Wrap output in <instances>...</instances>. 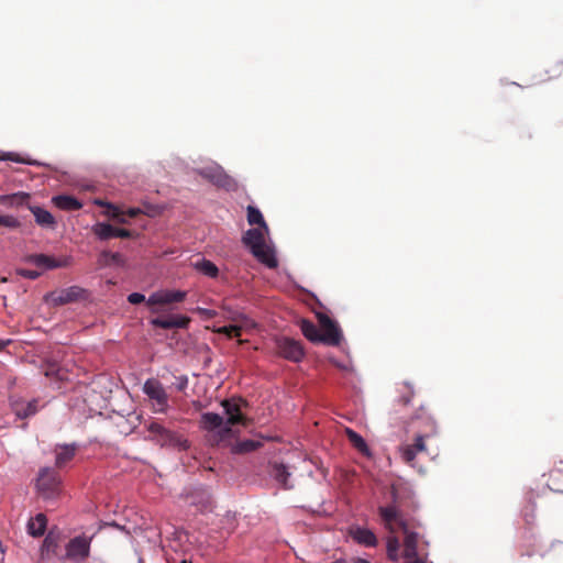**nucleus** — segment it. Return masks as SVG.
I'll return each instance as SVG.
<instances>
[{
	"label": "nucleus",
	"instance_id": "1a4fd4ad",
	"mask_svg": "<svg viewBox=\"0 0 563 563\" xmlns=\"http://www.w3.org/2000/svg\"><path fill=\"white\" fill-rule=\"evenodd\" d=\"M318 319L321 328V343L332 346L339 345L342 333L338 324L327 314H319Z\"/></svg>",
	"mask_w": 563,
	"mask_h": 563
},
{
	"label": "nucleus",
	"instance_id": "393cba45",
	"mask_svg": "<svg viewBox=\"0 0 563 563\" xmlns=\"http://www.w3.org/2000/svg\"><path fill=\"white\" fill-rule=\"evenodd\" d=\"M300 329L302 334L309 341L313 343H321V331L313 322L302 319L300 321Z\"/></svg>",
	"mask_w": 563,
	"mask_h": 563
},
{
	"label": "nucleus",
	"instance_id": "ea45409f",
	"mask_svg": "<svg viewBox=\"0 0 563 563\" xmlns=\"http://www.w3.org/2000/svg\"><path fill=\"white\" fill-rule=\"evenodd\" d=\"M128 301L132 305H139L145 301V296L140 292H132L128 296Z\"/></svg>",
	"mask_w": 563,
	"mask_h": 563
},
{
	"label": "nucleus",
	"instance_id": "cd10ccee",
	"mask_svg": "<svg viewBox=\"0 0 563 563\" xmlns=\"http://www.w3.org/2000/svg\"><path fill=\"white\" fill-rule=\"evenodd\" d=\"M262 445L261 441L255 440H243L238 441L231 448V452L234 454H244L257 450Z\"/></svg>",
	"mask_w": 563,
	"mask_h": 563
},
{
	"label": "nucleus",
	"instance_id": "f704fd0d",
	"mask_svg": "<svg viewBox=\"0 0 563 563\" xmlns=\"http://www.w3.org/2000/svg\"><path fill=\"white\" fill-rule=\"evenodd\" d=\"M562 68H563V63H554L552 64L547 70H545V74L548 75L547 77H542V75H540V80L541 81H545V80H552V79H555L558 77L561 76L562 74Z\"/></svg>",
	"mask_w": 563,
	"mask_h": 563
},
{
	"label": "nucleus",
	"instance_id": "20e7f679",
	"mask_svg": "<svg viewBox=\"0 0 563 563\" xmlns=\"http://www.w3.org/2000/svg\"><path fill=\"white\" fill-rule=\"evenodd\" d=\"M197 173L205 178L206 180L210 181L212 185L217 186L218 188H223L228 191H233L238 189V183L236 180L228 175L222 166L218 164H212L209 166H205L197 170Z\"/></svg>",
	"mask_w": 563,
	"mask_h": 563
},
{
	"label": "nucleus",
	"instance_id": "37998d69",
	"mask_svg": "<svg viewBox=\"0 0 563 563\" xmlns=\"http://www.w3.org/2000/svg\"><path fill=\"white\" fill-rule=\"evenodd\" d=\"M20 274L30 279H36L41 275L40 272L33 269H22Z\"/></svg>",
	"mask_w": 563,
	"mask_h": 563
},
{
	"label": "nucleus",
	"instance_id": "dca6fc26",
	"mask_svg": "<svg viewBox=\"0 0 563 563\" xmlns=\"http://www.w3.org/2000/svg\"><path fill=\"white\" fill-rule=\"evenodd\" d=\"M378 514L386 527L390 532H394V525H398L400 528L406 525L402 520L400 511L396 506H380L378 508Z\"/></svg>",
	"mask_w": 563,
	"mask_h": 563
},
{
	"label": "nucleus",
	"instance_id": "bb28decb",
	"mask_svg": "<svg viewBox=\"0 0 563 563\" xmlns=\"http://www.w3.org/2000/svg\"><path fill=\"white\" fill-rule=\"evenodd\" d=\"M31 210L35 217V221L37 224L47 228H53L55 225V219L53 214L47 210L40 207H34Z\"/></svg>",
	"mask_w": 563,
	"mask_h": 563
},
{
	"label": "nucleus",
	"instance_id": "de8ad7c7",
	"mask_svg": "<svg viewBox=\"0 0 563 563\" xmlns=\"http://www.w3.org/2000/svg\"><path fill=\"white\" fill-rule=\"evenodd\" d=\"M407 563H426V562L420 560V559H418V556H416V558H412V561L407 562Z\"/></svg>",
	"mask_w": 563,
	"mask_h": 563
},
{
	"label": "nucleus",
	"instance_id": "ddd939ff",
	"mask_svg": "<svg viewBox=\"0 0 563 563\" xmlns=\"http://www.w3.org/2000/svg\"><path fill=\"white\" fill-rule=\"evenodd\" d=\"M64 542V537L59 532L49 531L45 537L43 544L41 547V554L43 558L56 556L58 559H64V554L62 553V543Z\"/></svg>",
	"mask_w": 563,
	"mask_h": 563
},
{
	"label": "nucleus",
	"instance_id": "79ce46f5",
	"mask_svg": "<svg viewBox=\"0 0 563 563\" xmlns=\"http://www.w3.org/2000/svg\"><path fill=\"white\" fill-rule=\"evenodd\" d=\"M405 388H406V393L400 397V401L404 405H408L413 396V390L408 385H405Z\"/></svg>",
	"mask_w": 563,
	"mask_h": 563
},
{
	"label": "nucleus",
	"instance_id": "e433bc0d",
	"mask_svg": "<svg viewBox=\"0 0 563 563\" xmlns=\"http://www.w3.org/2000/svg\"><path fill=\"white\" fill-rule=\"evenodd\" d=\"M217 332L225 334L228 338H239L242 334V327L236 324L224 325L219 328Z\"/></svg>",
	"mask_w": 563,
	"mask_h": 563
},
{
	"label": "nucleus",
	"instance_id": "aec40b11",
	"mask_svg": "<svg viewBox=\"0 0 563 563\" xmlns=\"http://www.w3.org/2000/svg\"><path fill=\"white\" fill-rule=\"evenodd\" d=\"M401 529H402V532L405 533L404 555H405L406 559H410L411 560L412 558L418 556V551H417V548H418V533L409 531L407 525H404L401 527Z\"/></svg>",
	"mask_w": 563,
	"mask_h": 563
},
{
	"label": "nucleus",
	"instance_id": "6e6552de",
	"mask_svg": "<svg viewBox=\"0 0 563 563\" xmlns=\"http://www.w3.org/2000/svg\"><path fill=\"white\" fill-rule=\"evenodd\" d=\"M90 541L86 537H76L66 544L64 559L73 562H84L89 556Z\"/></svg>",
	"mask_w": 563,
	"mask_h": 563
},
{
	"label": "nucleus",
	"instance_id": "f257e3e1",
	"mask_svg": "<svg viewBox=\"0 0 563 563\" xmlns=\"http://www.w3.org/2000/svg\"><path fill=\"white\" fill-rule=\"evenodd\" d=\"M244 401L236 399H227L222 401V407L227 415V420L214 412H205L201 416V427L208 431H218L220 439L225 440L231 437L232 429L231 427L234 424H242L246 427L250 422L241 411V405Z\"/></svg>",
	"mask_w": 563,
	"mask_h": 563
},
{
	"label": "nucleus",
	"instance_id": "2eb2a0df",
	"mask_svg": "<svg viewBox=\"0 0 563 563\" xmlns=\"http://www.w3.org/2000/svg\"><path fill=\"white\" fill-rule=\"evenodd\" d=\"M399 450L402 461L413 466L416 456L427 451L423 435H416L413 443L404 444Z\"/></svg>",
	"mask_w": 563,
	"mask_h": 563
},
{
	"label": "nucleus",
	"instance_id": "423d86ee",
	"mask_svg": "<svg viewBox=\"0 0 563 563\" xmlns=\"http://www.w3.org/2000/svg\"><path fill=\"white\" fill-rule=\"evenodd\" d=\"M143 393L152 401V409L156 413H165L168 409V395L156 378H148L143 385Z\"/></svg>",
	"mask_w": 563,
	"mask_h": 563
},
{
	"label": "nucleus",
	"instance_id": "4c0bfd02",
	"mask_svg": "<svg viewBox=\"0 0 563 563\" xmlns=\"http://www.w3.org/2000/svg\"><path fill=\"white\" fill-rule=\"evenodd\" d=\"M102 256L106 258V262L109 265L120 266L124 264V258L120 253L103 252Z\"/></svg>",
	"mask_w": 563,
	"mask_h": 563
},
{
	"label": "nucleus",
	"instance_id": "b1692460",
	"mask_svg": "<svg viewBox=\"0 0 563 563\" xmlns=\"http://www.w3.org/2000/svg\"><path fill=\"white\" fill-rule=\"evenodd\" d=\"M47 519L44 514H37L27 523V531L33 537H41L46 530Z\"/></svg>",
	"mask_w": 563,
	"mask_h": 563
},
{
	"label": "nucleus",
	"instance_id": "473e14b6",
	"mask_svg": "<svg viewBox=\"0 0 563 563\" xmlns=\"http://www.w3.org/2000/svg\"><path fill=\"white\" fill-rule=\"evenodd\" d=\"M44 374L46 377H52L59 380L66 379L65 373L62 371L57 363H47L44 367Z\"/></svg>",
	"mask_w": 563,
	"mask_h": 563
},
{
	"label": "nucleus",
	"instance_id": "4be33fe9",
	"mask_svg": "<svg viewBox=\"0 0 563 563\" xmlns=\"http://www.w3.org/2000/svg\"><path fill=\"white\" fill-rule=\"evenodd\" d=\"M12 409L15 412V415L21 418L25 419L36 413L37 411V400L33 399L27 402L25 401H14L12 404Z\"/></svg>",
	"mask_w": 563,
	"mask_h": 563
},
{
	"label": "nucleus",
	"instance_id": "a19ab883",
	"mask_svg": "<svg viewBox=\"0 0 563 563\" xmlns=\"http://www.w3.org/2000/svg\"><path fill=\"white\" fill-rule=\"evenodd\" d=\"M134 235L135 234L133 231L115 228V238L130 239V238H134Z\"/></svg>",
	"mask_w": 563,
	"mask_h": 563
},
{
	"label": "nucleus",
	"instance_id": "c756f323",
	"mask_svg": "<svg viewBox=\"0 0 563 563\" xmlns=\"http://www.w3.org/2000/svg\"><path fill=\"white\" fill-rule=\"evenodd\" d=\"M92 232L100 239V240H109L112 238H115V228L112 227L109 223L99 222L93 225Z\"/></svg>",
	"mask_w": 563,
	"mask_h": 563
},
{
	"label": "nucleus",
	"instance_id": "49530a36",
	"mask_svg": "<svg viewBox=\"0 0 563 563\" xmlns=\"http://www.w3.org/2000/svg\"><path fill=\"white\" fill-rule=\"evenodd\" d=\"M556 467L559 472H563V460H559L556 463Z\"/></svg>",
	"mask_w": 563,
	"mask_h": 563
},
{
	"label": "nucleus",
	"instance_id": "a878e982",
	"mask_svg": "<svg viewBox=\"0 0 563 563\" xmlns=\"http://www.w3.org/2000/svg\"><path fill=\"white\" fill-rule=\"evenodd\" d=\"M345 434L351 442V444L362 454L369 455L368 446L365 440L354 430L346 428Z\"/></svg>",
	"mask_w": 563,
	"mask_h": 563
},
{
	"label": "nucleus",
	"instance_id": "9b49d317",
	"mask_svg": "<svg viewBox=\"0 0 563 563\" xmlns=\"http://www.w3.org/2000/svg\"><path fill=\"white\" fill-rule=\"evenodd\" d=\"M410 424L413 428H417L416 435H423L424 441L437 432V423L434 419L424 410L423 407H421L419 412L412 418Z\"/></svg>",
	"mask_w": 563,
	"mask_h": 563
},
{
	"label": "nucleus",
	"instance_id": "39448f33",
	"mask_svg": "<svg viewBox=\"0 0 563 563\" xmlns=\"http://www.w3.org/2000/svg\"><path fill=\"white\" fill-rule=\"evenodd\" d=\"M88 297L86 289L79 286H70L58 290L51 291L45 295L44 300L54 307L85 300Z\"/></svg>",
	"mask_w": 563,
	"mask_h": 563
},
{
	"label": "nucleus",
	"instance_id": "4468645a",
	"mask_svg": "<svg viewBox=\"0 0 563 563\" xmlns=\"http://www.w3.org/2000/svg\"><path fill=\"white\" fill-rule=\"evenodd\" d=\"M187 296L183 290H161L153 292L146 300L147 306L154 307L157 305H169L174 302H181Z\"/></svg>",
	"mask_w": 563,
	"mask_h": 563
},
{
	"label": "nucleus",
	"instance_id": "c9c22d12",
	"mask_svg": "<svg viewBox=\"0 0 563 563\" xmlns=\"http://www.w3.org/2000/svg\"><path fill=\"white\" fill-rule=\"evenodd\" d=\"M27 199H29L27 194L20 192V194H13V195H9V196H1L0 202L1 203H10V205H13V203L21 205V203H24Z\"/></svg>",
	"mask_w": 563,
	"mask_h": 563
},
{
	"label": "nucleus",
	"instance_id": "c03bdc74",
	"mask_svg": "<svg viewBox=\"0 0 563 563\" xmlns=\"http://www.w3.org/2000/svg\"><path fill=\"white\" fill-rule=\"evenodd\" d=\"M2 159L4 161H12L16 163H23L24 161L20 158V156L16 153H7L2 156Z\"/></svg>",
	"mask_w": 563,
	"mask_h": 563
},
{
	"label": "nucleus",
	"instance_id": "f3484780",
	"mask_svg": "<svg viewBox=\"0 0 563 563\" xmlns=\"http://www.w3.org/2000/svg\"><path fill=\"white\" fill-rule=\"evenodd\" d=\"M152 325L162 329H186L190 323V318L186 316H168L155 318L151 321Z\"/></svg>",
	"mask_w": 563,
	"mask_h": 563
},
{
	"label": "nucleus",
	"instance_id": "a18cd8bd",
	"mask_svg": "<svg viewBox=\"0 0 563 563\" xmlns=\"http://www.w3.org/2000/svg\"><path fill=\"white\" fill-rule=\"evenodd\" d=\"M353 563H371V562L365 559H362V558H355V559H353Z\"/></svg>",
	"mask_w": 563,
	"mask_h": 563
},
{
	"label": "nucleus",
	"instance_id": "09e8293b",
	"mask_svg": "<svg viewBox=\"0 0 563 563\" xmlns=\"http://www.w3.org/2000/svg\"><path fill=\"white\" fill-rule=\"evenodd\" d=\"M8 342L0 340V351L7 345Z\"/></svg>",
	"mask_w": 563,
	"mask_h": 563
},
{
	"label": "nucleus",
	"instance_id": "6ab92c4d",
	"mask_svg": "<svg viewBox=\"0 0 563 563\" xmlns=\"http://www.w3.org/2000/svg\"><path fill=\"white\" fill-rule=\"evenodd\" d=\"M77 445L73 444H59L55 448V466L57 468L65 467L76 455Z\"/></svg>",
	"mask_w": 563,
	"mask_h": 563
},
{
	"label": "nucleus",
	"instance_id": "72a5a7b5",
	"mask_svg": "<svg viewBox=\"0 0 563 563\" xmlns=\"http://www.w3.org/2000/svg\"><path fill=\"white\" fill-rule=\"evenodd\" d=\"M399 540L396 537L387 539V555L391 561L398 560Z\"/></svg>",
	"mask_w": 563,
	"mask_h": 563
},
{
	"label": "nucleus",
	"instance_id": "58836bf2",
	"mask_svg": "<svg viewBox=\"0 0 563 563\" xmlns=\"http://www.w3.org/2000/svg\"><path fill=\"white\" fill-rule=\"evenodd\" d=\"M20 225V222L13 216H0V227L14 229Z\"/></svg>",
	"mask_w": 563,
	"mask_h": 563
},
{
	"label": "nucleus",
	"instance_id": "412c9836",
	"mask_svg": "<svg viewBox=\"0 0 563 563\" xmlns=\"http://www.w3.org/2000/svg\"><path fill=\"white\" fill-rule=\"evenodd\" d=\"M53 203L60 210L65 211H75L79 210L82 207V203L73 196L68 195H58L53 197Z\"/></svg>",
	"mask_w": 563,
	"mask_h": 563
},
{
	"label": "nucleus",
	"instance_id": "7c9ffc66",
	"mask_svg": "<svg viewBox=\"0 0 563 563\" xmlns=\"http://www.w3.org/2000/svg\"><path fill=\"white\" fill-rule=\"evenodd\" d=\"M111 210L110 217L120 223H126L125 216L129 218H135L142 212L139 208H130L125 213L120 211L117 207H111Z\"/></svg>",
	"mask_w": 563,
	"mask_h": 563
},
{
	"label": "nucleus",
	"instance_id": "5701e85b",
	"mask_svg": "<svg viewBox=\"0 0 563 563\" xmlns=\"http://www.w3.org/2000/svg\"><path fill=\"white\" fill-rule=\"evenodd\" d=\"M271 475L285 489H290L292 486L288 484L290 473L286 465L282 463H274L271 466Z\"/></svg>",
	"mask_w": 563,
	"mask_h": 563
},
{
	"label": "nucleus",
	"instance_id": "f03ea898",
	"mask_svg": "<svg viewBox=\"0 0 563 563\" xmlns=\"http://www.w3.org/2000/svg\"><path fill=\"white\" fill-rule=\"evenodd\" d=\"M242 242L250 249L258 262L268 268H276L278 266L274 250L266 245L264 233L261 229L247 230L242 238Z\"/></svg>",
	"mask_w": 563,
	"mask_h": 563
},
{
	"label": "nucleus",
	"instance_id": "7ed1b4c3",
	"mask_svg": "<svg viewBox=\"0 0 563 563\" xmlns=\"http://www.w3.org/2000/svg\"><path fill=\"white\" fill-rule=\"evenodd\" d=\"M148 431L147 439L162 448H174L185 451L189 448V442L183 434L170 430L158 421H152L146 427Z\"/></svg>",
	"mask_w": 563,
	"mask_h": 563
},
{
	"label": "nucleus",
	"instance_id": "0eeeda50",
	"mask_svg": "<svg viewBox=\"0 0 563 563\" xmlns=\"http://www.w3.org/2000/svg\"><path fill=\"white\" fill-rule=\"evenodd\" d=\"M36 486L45 499H53L60 492V477L55 470L44 467L38 473Z\"/></svg>",
	"mask_w": 563,
	"mask_h": 563
},
{
	"label": "nucleus",
	"instance_id": "9d476101",
	"mask_svg": "<svg viewBox=\"0 0 563 563\" xmlns=\"http://www.w3.org/2000/svg\"><path fill=\"white\" fill-rule=\"evenodd\" d=\"M276 349L280 356L291 362H300L305 354L298 341L286 336L276 340Z\"/></svg>",
	"mask_w": 563,
	"mask_h": 563
},
{
	"label": "nucleus",
	"instance_id": "f8f14e48",
	"mask_svg": "<svg viewBox=\"0 0 563 563\" xmlns=\"http://www.w3.org/2000/svg\"><path fill=\"white\" fill-rule=\"evenodd\" d=\"M29 262L42 269H55L70 266L73 258L71 256L56 258L46 254H34L29 257Z\"/></svg>",
	"mask_w": 563,
	"mask_h": 563
},
{
	"label": "nucleus",
	"instance_id": "a211bd4d",
	"mask_svg": "<svg viewBox=\"0 0 563 563\" xmlns=\"http://www.w3.org/2000/svg\"><path fill=\"white\" fill-rule=\"evenodd\" d=\"M349 534L358 544H362V545H365L368 548H374L377 545V538L374 534V532L371 531L369 529L362 528L358 526H352L349 529Z\"/></svg>",
	"mask_w": 563,
	"mask_h": 563
},
{
	"label": "nucleus",
	"instance_id": "2f4dec72",
	"mask_svg": "<svg viewBox=\"0 0 563 563\" xmlns=\"http://www.w3.org/2000/svg\"><path fill=\"white\" fill-rule=\"evenodd\" d=\"M247 222L251 225L257 224V225H260L261 229H264L267 231V224L263 218L262 212L253 206L247 207Z\"/></svg>",
	"mask_w": 563,
	"mask_h": 563
},
{
	"label": "nucleus",
	"instance_id": "c85d7f7f",
	"mask_svg": "<svg viewBox=\"0 0 563 563\" xmlns=\"http://www.w3.org/2000/svg\"><path fill=\"white\" fill-rule=\"evenodd\" d=\"M195 268L201 274L216 278L219 275V269L211 261L202 258L194 264Z\"/></svg>",
	"mask_w": 563,
	"mask_h": 563
}]
</instances>
